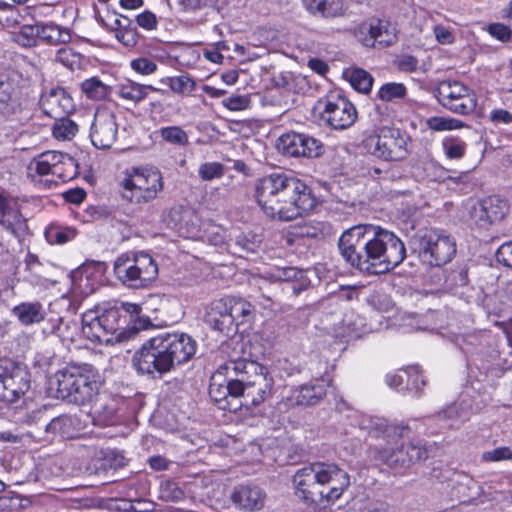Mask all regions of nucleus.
Returning <instances> with one entry per match:
<instances>
[{"mask_svg": "<svg viewBox=\"0 0 512 512\" xmlns=\"http://www.w3.org/2000/svg\"><path fill=\"white\" fill-rule=\"evenodd\" d=\"M204 322L214 331L230 336L236 333L234 318H232L227 299L212 301L205 310Z\"/></svg>", "mask_w": 512, "mask_h": 512, "instance_id": "obj_19", "label": "nucleus"}, {"mask_svg": "<svg viewBox=\"0 0 512 512\" xmlns=\"http://www.w3.org/2000/svg\"><path fill=\"white\" fill-rule=\"evenodd\" d=\"M123 196L137 204L154 200L163 189V177L157 169H137L123 182Z\"/></svg>", "mask_w": 512, "mask_h": 512, "instance_id": "obj_11", "label": "nucleus"}, {"mask_svg": "<svg viewBox=\"0 0 512 512\" xmlns=\"http://www.w3.org/2000/svg\"><path fill=\"white\" fill-rule=\"evenodd\" d=\"M115 37L125 47L132 48L137 45L140 34L137 28L122 29L121 31H116Z\"/></svg>", "mask_w": 512, "mask_h": 512, "instance_id": "obj_48", "label": "nucleus"}, {"mask_svg": "<svg viewBox=\"0 0 512 512\" xmlns=\"http://www.w3.org/2000/svg\"><path fill=\"white\" fill-rule=\"evenodd\" d=\"M12 314L25 326L40 323L44 320L46 312L43 305L36 302H22L12 309Z\"/></svg>", "mask_w": 512, "mask_h": 512, "instance_id": "obj_26", "label": "nucleus"}, {"mask_svg": "<svg viewBox=\"0 0 512 512\" xmlns=\"http://www.w3.org/2000/svg\"><path fill=\"white\" fill-rule=\"evenodd\" d=\"M485 461H502L512 459V450L509 447H498L492 451L483 453Z\"/></svg>", "mask_w": 512, "mask_h": 512, "instance_id": "obj_53", "label": "nucleus"}, {"mask_svg": "<svg viewBox=\"0 0 512 512\" xmlns=\"http://www.w3.org/2000/svg\"><path fill=\"white\" fill-rule=\"evenodd\" d=\"M375 43L381 47L391 46L397 39L395 29L388 21L376 19Z\"/></svg>", "mask_w": 512, "mask_h": 512, "instance_id": "obj_37", "label": "nucleus"}, {"mask_svg": "<svg viewBox=\"0 0 512 512\" xmlns=\"http://www.w3.org/2000/svg\"><path fill=\"white\" fill-rule=\"evenodd\" d=\"M467 218L479 228H488L504 219L509 211V204L498 196H489L467 204Z\"/></svg>", "mask_w": 512, "mask_h": 512, "instance_id": "obj_14", "label": "nucleus"}, {"mask_svg": "<svg viewBox=\"0 0 512 512\" xmlns=\"http://www.w3.org/2000/svg\"><path fill=\"white\" fill-rule=\"evenodd\" d=\"M97 318L108 338L115 337L114 341H122L124 339L121 315L117 308L107 309L101 315L97 316Z\"/></svg>", "mask_w": 512, "mask_h": 512, "instance_id": "obj_28", "label": "nucleus"}, {"mask_svg": "<svg viewBox=\"0 0 512 512\" xmlns=\"http://www.w3.org/2000/svg\"><path fill=\"white\" fill-rule=\"evenodd\" d=\"M436 417L438 419H447V420L459 419L462 417V410L458 404L453 403V404L447 406L442 411H439L436 414Z\"/></svg>", "mask_w": 512, "mask_h": 512, "instance_id": "obj_58", "label": "nucleus"}, {"mask_svg": "<svg viewBox=\"0 0 512 512\" xmlns=\"http://www.w3.org/2000/svg\"><path fill=\"white\" fill-rule=\"evenodd\" d=\"M433 31H434L436 40L440 44H444V45L452 44L455 40V37L452 34V32L450 31V29L443 25L434 26Z\"/></svg>", "mask_w": 512, "mask_h": 512, "instance_id": "obj_56", "label": "nucleus"}, {"mask_svg": "<svg viewBox=\"0 0 512 512\" xmlns=\"http://www.w3.org/2000/svg\"><path fill=\"white\" fill-rule=\"evenodd\" d=\"M40 39L50 45L65 44L71 36L67 29L55 24H41Z\"/></svg>", "mask_w": 512, "mask_h": 512, "instance_id": "obj_32", "label": "nucleus"}, {"mask_svg": "<svg viewBox=\"0 0 512 512\" xmlns=\"http://www.w3.org/2000/svg\"><path fill=\"white\" fill-rule=\"evenodd\" d=\"M136 22L140 27H142L146 30L156 29L157 23H158L156 15L149 10H146V11L140 13L139 15H137Z\"/></svg>", "mask_w": 512, "mask_h": 512, "instance_id": "obj_54", "label": "nucleus"}, {"mask_svg": "<svg viewBox=\"0 0 512 512\" xmlns=\"http://www.w3.org/2000/svg\"><path fill=\"white\" fill-rule=\"evenodd\" d=\"M420 259L431 266H442L450 262L456 254V241L447 234L436 230H426L413 239Z\"/></svg>", "mask_w": 512, "mask_h": 512, "instance_id": "obj_10", "label": "nucleus"}, {"mask_svg": "<svg viewBox=\"0 0 512 512\" xmlns=\"http://www.w3.org/2000/svg\"><path fill=\"white\" fill-rule=\"evenodd\" d=\"M338 250L345 263L364 276L388 273L406 257V247L394 232L372 224L346 229Z\"/></svg>", "mask_w": 512, "mask_h": 512, "instance_id": "obj_1", "label": "nucleus"}, {"mask_svg": "<svg viewBox=\"0 0 512 512\" xmlns=\"http://www.w3.org/2000/svg\"><path fill=\"white\" fill-rule=\"evenodd\" d=\"M303 7L315 17L336 18L345 13L343 0H302Z\"/></svg>", "mask_w": 512, "mask_h": 512, "instance_id": "obj_24", "label": "nucleus"}, {"mask_svg": "<svg viewBox=\"0 0 512 512\" xmlns=\"http://www.w3.org/2000/svg\"><path fill=\"white\" fill-rule=\"evenodd\" d=\"M224 107L231 111H240L249 107L250 98L242 95H232L222 100Z\"/></svg>", "mask_w": 512, "mask_h": 512, "instance_id": "obj_50", "label": "nucleus"}, {"mask_svg": "<svg viewBox=\"0 0 512 512\" xmlns=\"http://www.w3.org/2000/svg\"><path fill=\"white\" fill-rule=\"evenodd\" d=\"M487 31L492 37L501 42L509 41L512 35L511 29L502 23H492L488 25Z\"/></svg>", "mask_w": 512, "mask_h": 512, "instance_id": "obj_51", "label": "nucleus"}, {"mask_svg": "<svg viewBox=\"0 0 512 512\" xmlns=\"http://www.w3.org/2000/svg\"><path fill=\"white\" fill-rule=\"evenodd\" d=\"M210 0H179V5L185 12L196 11L209 5Z\"/></svg>", "mask_w": 512, "mask_h": 512, "instance_id": "obj_62", "label": "nucleus"}, {"mask_svg": "<svg viewBox=\"0 0 512 512\" xmlns=\"http://www.w3.org/2000/svg\"><path fill=\"white\" fill-rule=\"evenodd\" d=\"M497 261L512 269V241L503 243L496 251Z\"/></svg>", "mask_w": 512, "mask_h": 512, "instance_id": "obj_52", "label": "nucleus"}, {"mask_svg": "<svg viewBox=\"0 0 512 512\" xmlns=\"http://www.w3.org/2000/svg\"><path fill=\"white\" fill-rule=\"evenodd\" d=\"M395 65L402 72H414L418 67V60L412 55H402L396 61Z\"/></svg>", "mask_w": 512, "mask_h": 512, "instance_id": "obj_55", "label": "nucleus"}, {"mask_svg": "<svg viewBox=\"0 0 512 512\" xmlns=\"http://www.w3.org/2000/svg\"><path fill=\"white\" fill-rule=\"evenodd\" d=\"M81 89L89 99L97 101L106 99L111 91V88L97 77L84 80Z\"/></svg>", "mask_w": 512, "mask_h": 512, "instance_id": "obj_33", "label": "nucleus"}, {"mask_svg": "<svg viewBox=\"0 0 512 512\" xmlns=\"http://www.w3.org/2000/svg\"><path fill=\"white\" fill-rule=\"evenodd\" d=\"M293 483L304 502L322 504L338 500L350 486V476L334 463L316 462L299 469Z\"/></svg>", "mask_w": 512, "mask_h": 512, "instance_id": "obj_4", "label": "nucleus"}, {"mask_svg": "<svg viewBox=\"0 0 512 512\" xmlns=\"http://www.w3.org/2000/svg\"><path fill=\"white\" fill-rule=\"evenodd\" d=\"M30 373L12 360L0 361V400L13 403L30 389Z\"/></svg>", "mask_w": 512, "mask_h": 512, "instance_id": "obj_13", "label": "nucleus"}, {"mask_svg": "<svg viewBox=\"0 0 512 512\" xmlns=\"http://www.w3.org/2000/svg\"><path fill=\"white\" fill-rule=\"evenodd\" d=\"M232 503L244 511H258L263 508L266 493L258 486L239 485L231 493Z\"/></svg>", "mask_w": 512, "mask_h": 512, "instance_id": "obj_23", "label": "nucleus"}, {"mask_svg": "<svg viewBox=\"0 0 512 512\" xmlns=\"http://www.w3.org/2000/svg\"><path fill=\"white\" fill-rule=\"evenodd\" d=\"M98 371L87 363H69L50 379L56 397L76 405L92 401L101 386Z\"/></svg>", "mask_w": 512, "mask_h": 512, "instance_id": "obj_5", "label": "nucleus"}, {"mask_svg": "<svg viewBox=\"0 0 512 512\" xmlns=\"http://www.w3.org/2000/svg\"><path fill=\"white\" fill-rule=\"evenodd\" d=\"M357 118L355 106L344 98L327 101L321 112V120L336 130L347 129Z\"/></svg>", "mask_w": 512, "mask_h": 512, "instance_id": "obj_18", "label": "nucleus"}, {"mask_svg": "<svg viewBox=\"0 0 512 512\" xmlns=\"http://www.w3.org/2000/svg\"><path fill=\"white\" fill-rule=\"evenodd\" d=\"M169 87L175 93L185 94L190 93L195 89V82L189 76L181 75L170 78Z\"/></svg>", "mask_w": 512, "mask_h": 512, "instance_id": "obj_44", "label": "nucleus"}, {"mask_svg": "<svg viewBox=\"0 0 512 512\" xmlns=\"http://www.w3.org/2000/svg\"><path fill=\"white\" fill-rule=\"evenodd\" d=\"M76 55L69 48H61L57 51V60L63 65L72 68L76 63Z\"/></svg>", "mask_w": 512, "mask_h": 512, "instance_id": "obj_59", "label": "nucleus"}, {"mask_svg": "<svg viewBox=\"0 0 512 512\" xmlns=\"http://www.w3.org/2000/svg\"><path fill=\"white\" fill-rule=\"evenodd\" d=\"M326 395L322 383H306L292 391L290 400L297 406H312L319 403Z\"/></svg>", "mask_w": 512, "mask_h": 512, "instance_id": "obj_25", "label": "nucleus"}, {"mask_svg": "<svg viewBox=\"0 0 512 512\" xmlns=\"http://www.w3.org/2000/svg\"><path fill=\"white\" fill-rule=\"evenodd\" d=\"M199 176L204 181L221 178L224 174V166L219 162H206L199 167Z\"/></svg>", "mask_w": 512, "mask_h": 512, "instance_id": "obj_43", "label": "nucleus"}, {"mask_svg": "<svg viewBox=\"0 0 512 512\" xmlns=\"http://www.w3.org/2000/svg\"><path fill=\"white\" fill-rule=\"evenodd\" d=\"M273 276L279 281L300 282L299 287L293 286V291L296 293L301 291L308 283L305 272L296 267L277 268Z\"/></svg>", "mask_w": 512, "mask_h": 512, "instance_id": "obj_34", "label": "nucleus"}, {"mask_svg": "<svg viewBox=\"0 0 512 512\" xmlns=\"http://www.w3.org/2000/svg\"><path fill=\"white\" fill-rule=\"evenodd\" d=\"M79 420L71 415H61L46 425V432L63 438H73L78 431Z\"/></svg>", "mask_w": 512, "mask_h": 512, "instance_id": "obj_29", "label": "nucleus"}, {"mask_svg": "<svg viewBox=\"0 0 512 512\" xmlns=\"http://www.w3.org/2000/svg\"><path fill=\"white\" fill-rule=\"evenodd\" d=\"M117 279L129 288H144L157 278L158 266L145 252L124 253L114 262Z\"/></svg>", "mask_w": 512, "mask_h": 512, "instance_id": "obj_8", "label": "nucleus"}, {"mask_svg": "<svg viewBox=\"0 0 512 512\" xmlns=\"http://www.w3.org/2000/svg\"><path fill=\"white\" fill-rule=\"evenodd\" d=\"M450 117H431L427 120V125L431 130L444 131L449 130Z\"/></svg>", "mask_w": 512, "mask_h": 512, "instance_id": "obj_60", "label": "nucleus"}, {"mask_svg": "<svg viewBox=\"0 0 512 512\" xmlns=\"http://www.w3.org/2000/svg\"><path fill=\"white\" fill-rule=\"evenodd\" d=\"M118 123L114 113L106 108L97 109L90 128V139L98 149L110 148L117 139Z\"/></svg>", "mask_w": 512, "mask_h": 512, "instance_id": "obj_16", "label": "nucleus"}, {"mask_svg": "<svg viewBox=\"0 0 512 512\" xmlns=\"http://www.w3.org/2000/svg\"><path fill=\"white\" fill-rule=\"evenodd\" d=\"M55 120L56 121L52 127V134L56 139L70 140L76 135L78 126L67 116H62Z\"/></svg>", "mask_w": 512, "mask_h": 512, "instance_id": "obj_36", "label": "nucleus"}, {"mask_svg": "<svg viewBox=\"0 0 512 512\" xmlns=\"http://www.w3.org/2000/svg\"><path fill=\"white\" fill-rule=\"evenodd\" d=\"M235 363H242L245 366L252 364L255 366L254 370L244 368L238 372L237 382L240 386L238 389L240 408L245 407L248 409L251 406H258L268 399L272 394L274 380L269 375L267 368L245 358L235 359Z\"/></svg>", "mask_w": 512, "mask_h": 512, "instance_id": "obj_6", "label": "nucleus"}, {"mask_svg": "<svg viewBox=\"0 0 512 512\" xmlns=\"http://www.w3.org/2000/svg\"><path fill=\"white\" fill-rule=\"evenodd\" d=\"M161 493L162 498L166 501L178 502L184 498V491L172 480H167L162 483Z\"/></svg>", "mask_w": 512, "mask_h": 512, "instance_id": "obj_45", "label": "nucleus"}, {"mask_svg": "<svg viewBox=\"0 0 512 512\" xmlns=\"http://www.w3.org/2000/svg\"><path fill=\"white\" fill-rule=\"evenodd\" d=\"M159 133L162 139L170 144L186 146L189 143L187 133L179 126L163 127Z\"/></svg>", "mask_w": 512, "mask_h": 512, "instance_id": "obj_40", "label": "nucleus"}, {"mask_svg": "<svg viewBox=\"0 0 512 512\" xmlns=\"http://www.w3.org/2000/svg\"><path fill=\"white\" fill-rule=\"evenodd\" d=\"M65 153L59 152V151H46L38 156L43 159L45 162H48L50 167L55 168V166L61 161L63 158V155Z\"/></svg>", "mask_w": 512, "mask_h": 512, "instance_id": "obj_64", "label": "nucleus"}, {"mask_svg": "<svg viewBox=\"0 0 512 512\" xmlns=\"http://www.w3.org/2000/svg\"><path fill=\"white\" fill-rule=\"evenodd\" d=\"M375 25L376 19L363 22L355 30V36L364 46L375 47Z\"/></svg>", "mask_w": 512, "mask_h": 512, "instance_id": "obj_41", "label": "nucleus"}, {"mask_svg": "<svg viewBox=\"0 0 512 512\" xmlns=\"http://www.w3.org/2000/svg\"><path fill=\"white\" fill-rule=\"evenodd\" d=\"M361 428L367 430L368 435L374 439H383L387 444L404 437L410 431L408 425L389 424L385 419L368 418L361 421Z\"/></svg>", "mask_w": 512, "mask_h": 512, "instance_id": "obj_21", "label": "nucleus"}, {"mask_svg": "<svg viewBox=\"0 0 512 512\" xmlns=\"http://www.w3.org/2000/svg\"><path fill=\"white\" fill-rule=\"evenodd\" d=\"M465 143L459 140H446L443 142L445 154L451 159H459L464 155Z\"/></svg>", "mask_w": 512, "mask_h": 512, "instance_id": "obj_49", "label": "nucleus"}, {"mask_svg": "<svg viewBox=\"0 0 512 512\" xmlns=\"http://www.w3.org/2000/svg\"><path fill=\"white\" fill-rule=\"evenodd\" d=\"M255 242L241 231H233L226 241V248L229 253L238 257H246L255 250Z\"/></svg>", "mask_w": 512, "mask_h": 512, "instance_id": "obj_30", "label": "nucleus"}, {"mask_svg": "<svg viewBox=\"0 0 512 512\" xmlns=\"http://www.w3.org/2000/svg\"><path fill=\"white\" fill-rule=\"evenodd\" d=\"M82 330L84 335L94 342L109 344L113 343L115 339V337L108 338L106 336L97 317L92 319L89 323L84 322Z\"/></svg>", "mask_w": 512, "mask_h": 512, "instance_id": "obj_38", "label": "nucleus"}, {"mask_svg": "<svg viewBox=\"0 0 512 512\" xmlns=\"http://www.w3.org/2000/svg\"><path fill=\"white\" fill-rule=\"evenodd\" d=\"M64 196L68 202L80 204L85 199L86 192L82 188H75L67 191Z\"/></svg>", "mask_w": 512, "mask_h": 512, "instance_id": "obj_63", "label": "nucleus"}, {"mask_svg": "<svg viewBox=\"0 0 512 512\" xmlns=\"http://www.w3.org/2000/svg\"><path fill=\"white\" fill-rule=\"evenodd\" d=\"M277 149L285 156L320 158L325 153V146L320 139L306 133L288 132L277 140Z\"/></svg>", "mask_w": 512, "mask_h": 512, "instance_id": "obj_15", "label": "nucleus"}, {"mask_svg": "<svg viewBox=\"0 0 512 512\" xmlns=\"http://www.w3.org/2000/svg\"><path fill=\"white\" fill-rule=\"evenodd\" d=\"M0 225L21 240L28 233L27 219L21 211L0 193Z\"/></svg>", "mask_w": 512, "mask_h": 512, "instance_id": "obj_20", "label": "nucleus"}, {"mask_svg": "<svg viewBox=\"0 0 512 512\" xmlns=\"http://www.w3.org/2000/svg\"><path fill=\"white\" fill-rule=\"evenodd\" d=\"M367 452L372 461L385 464L396 471H405L428 458V450L421 442L401 443L395 447L370 445Z\"/></svg>", "mask_w": 512, "mask_h": 512, "instance_id": "obj_9", "label": "nucleus"}, {"mask_svg": "<svg viewBox=\"0 0 512 512\" xmlns=\"http://www.w3.org/2000/svg\"><path fill=\"white\" fill-rule=\"evenodd\" d=\"M130 66L135 72L141 75H150L157 70V64L146 57L133 59Z\"/></svg>", "mask_w": 512, "mask_h": 512, "instance_id": "obj_47", "label": "nucleus"}, {"mask_svg": "<svg viewBox=\"0 0 512 512\" xmlns=\"http://www.w3.org/2000/svg\"><path fill=\"white\" fill-rule=\"evenodd\" d=\"M49 174H54V168L50 167L49 163L45 162L39 156L33 158L28 165V176L31 178H34L36 175L45 176Z\"/></svg>", "mask_w": 512, "mask_h": 512, "instance_id": "obj_46", "label": "nucleus"}, {"mask_svg": "<svg viewBox=\"0 0 512 512\" xmlns=\"http://www.w3.org/2000/svg\"><path fill=\"white\" fill-rule=\"evenodd\" d=\"M435 95L445 109L455 114L468 115L474 112L477 106L474 91L459 81L440 82L435 90Z\"/></svg>", "mask_w": 512, "mask_h": 512, "instance_id": "obj_12", "label": "nucleus"}, {"mask_svg": "<svg viewBox=\"0 0 512 512\" xmlns=\"http://www.w3.org/2000/svg\"><path fill=\"white\" fill-rule=\"evenodd\" d=\"M196 352V342L185 333H162L145 341L132 358L136 371L152 378L189 361Z\"/></svg>", "mask_w": 512, "mask_h": 512, "instance_id": "obj_3", "label": "nucleus"}, {"mask_svg": "<svg viewBox=\"0 0 512 512\" xmlns=\"http://www.w3.org/2000/svg\"><path fill=\"white\" fill-rule=\"evenodd\" d=\"M405 95L406 87L401 83H386L378 92V97L385 102L404 98Z\"/></svg>", "mask_w": 512, "mask_h": 512, "instance_id": "obj_42", "label": "nucleus"}, {"mask_svg": "<svg viewBox=\"0 0 512 512\" xmlns=\"http://www.w3.org/2000/svg\"><path fill=\"white\" fill-rule=\"evenodd\" d=\"M489 118L495 124H509L512 122V114L504 109L493 110Z\"/></svg>", "mask_w": 512, "mask_h": 512, "instance_id": "obj_61", "label": "nucleus"}, {"mask_svg": "<svg viewBox=\"0 0 512 512\" xmlns=\"http://www.w3.org/2000/svg\"><path fill=\"white\" fill-rule=\"evenodd\" d=\"M41 24L23 25L20 30V36L27 39L25 45H31L36 38L40 39Z\"/></svg>", "mask_w": 512, "mask_h": 512, "instance_id": "obj_57", "label": "nucleus"}, {"mask_svg": "<svg viewBox=\"0 0 512 512\" xmlns=\"http://www.w3.org/2000/svg\"><path fill=\"white\" fill-rule=\"evenodd\" d=\"M255 197L268 217L281 221L302 217L317 205L312 189L285 172H275L260 178L255 186Z\"/></svg>", "mask_w": 512, "mask_h": 512, "instance_id": "obj_2", "label": "nucleus"}, {"mask_svg": "<svg viewBox=\"0 0 512 512\" xmlns=\"http://www.w3.org/2000/svg\"><path fill=\"white\" fill-rule=\"evenodd\" d=\"M227 302L236 331L239 325L250 324L254 320L255 308L250 302L242 298H227Z\"/></svg>", "mask_w": 512, "mask_h": 512, "instance_id": "obj_27", "label": "nucleus"}, {"mask_svg": "<svg viewBox=\"0 0 512 512\" xmlns=\"http://www.w3.org/2000/svg\"><path fill=\"white\" fill-rule=\"evenodd\" d=\"M40 107L49 117L58 119L67 116L74 108L72 98L63 88L51 89L40 98Z\"/></svg>", "mask_w": 512, "mask_h": 512, "instance_id": "obj_22", "label": "nucleus"}, {"mask_svg": "<svg viewBox=\"0 0 512 512\" xmlns=\"http://www.w3.org/2000/svg\"><path fill=\"white\" fill-rule=\"evenodd\" d=\"M350 83L355 90L368 93L372 88L373 78L364 69L355 68L350 74Z\"/></svg>", "mask_w": 512, "mask_h": 512, "instance_id": "obj_39", "label": "nucleus"}, {"mask_svg": "<svg viewBox=\"0 0 512 512\" xmlns=\"http://www.w3.org/2000/svg\"><path fill=\"white\" fill-rule=\"evenodd\" d=\"M79 174L77 161L69 154H64L63 158L54 168L53 176H57L63 182L73 180Z\"/></svg>", "mask_w": 512, "mask_h": 512, "instance_id": "obj_35", "label": "nucleus"}, {"mask_svg": "<svg viewBox=\"0 0 512 512\" xmlns=\"http://www.w3.org/2000/svg\"><path fill=\"white\" fill-rule=\"evenodd\" d=\"M371 141L374 142L372 154L386 161H399L407 154L406 140L397 129H382Z\"/></svg>", "mask_w": 512, "mask_h": 512, "instance_id": "obj_17", "label": "nucleus"}, {"mask_svg": "<svg viewBox=\"0 0 512 512\" xmlns=\"http://www.w3.org/2000/svg\"><path fill=\"white\" fill-rule=\"evenodd\" d=\"M235 363L234 358L228 359L221 364L211 376L209 395L220 409L237 412L239 406V384L237 382L238 372L241 369L249 368L254 370L252 364Z\"/></svg>", "mask_w": 512, "mask_h": 512, "instance_id": "obj_7", "label": "nucleus"}, {"mask_svg": "<svg viewBox=\"0 0 512 512\" xmlns=\"http://www.w3.org/2000/svg\"><path fill=\"white\" fill-rule=\"evenodd\" d=\"M157 90V88L151 85H142L131 80H127L119 85V95L133 102H140L147 97L149 91Z\"/></svg>", "mask_w": 512, "mask_h": 512, "instance_id": "obj_31", "label": "nucleus"}]
</instances>
